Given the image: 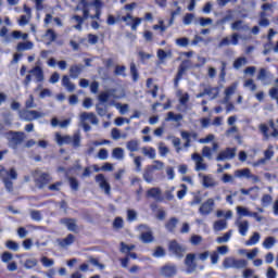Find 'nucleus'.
Returning <instances> with one entry per match:
<instances>
[{"label": "nucleus", "instance_id": "nucleus-62", "mask_svg": "<svg viewBox=\"0 0 278 278\" xmlns=\"http://www.w3.org/2000/svg\"><path fill=\"white\" fill-rule=\"evenodd\" d=\"M199 23L201 27H207V25H212L214 21L210 17H200Z\"/></svg>", "mask_w": 278, "mask_h": 278}, {"label": "nucleus", "instance_id": "nucleus-35", "mask_svg": "<svg viewBox=\"0 0 278 278\" xmlns=\"http://www.w3.org/2000/svg\"><path fill=\"white\" fill-rule=\"evenodd\" d=\"M214 231H225L227 229V220L225 219H219L216 220L213 225Z\"/></svg>", "mask_w": 278, "mask_h": 278}, {"label": "nucleus", "instance_id": "nucleus-22", "mask_svg": "<svg viewBox=\"0 0 278 278\" xmlns=\"http://www.w3.org/2000/svg\"><path fill=\"white\" fill-rule=\"evenodd\" d=\"M56 242L59 245H61L62 249H66V247H71V244L75 242V236L70 233L64 239H58Z\"/></svg>", "mask_w": 278, "mask_h": 278}, {"label": "nucleus", "instance_id": "nucleus-8", "mask_svg": "<svg viewBox=\"0 0 278 278\" xmlns=\"http://www.w3.org/2000/svg\"><path fill=\"white\" fill-rule=\"evenodd\" d=\"M214 205H216L214 199H207L204 203L200 205L199 214H201V216H210V214L214 212Z\"/></svg>", "mask_w": 278, "mask_h": 278}, {"label": "nucleus", "instance_id": "nucleus-14", "mask_svg": "<svg viewBox=\"0 0 278 278\" xmlns=\"http://www.w3.org/2000/svg\"><path fill=\"white\" fill-rule=\"evenodd\" d=\"M160 275L162 277H175V275H177V265H164L163 267H161Z\"/></svg>", "mask_w": 278, "mask_h": 278}, {"label": "nucleus", "instance_id": "nucleus-63", "mask_svg": "<svg viewBox=\"0 0 278 278\" xmlns=\"http://www.w3.org/2000/svg\"><path fill=\"white\" fill-rule=\"evenodd\" d=\"M98 157L102 161H105L108 157H110V152L106 149H100L98 152Z\"/></svg>", "mask_w": 278, "mask_h": 278}, {"label": "nucleus", "instance_id": "nucleus-53", "mask_svg": "<svg viewBox=\"0 0 278 278\" xmlns=\"http://www.w3.org/2000/svg\"><path fill=\"white\" fill-rule=\"evenodd\" d=\"M260 232H254L253 236L250 238L249 241H247V244L249 247H253L254 244H257V242H260Z\"/></svg>", "mask_w": 278, "mask_h": 278}, {"label": "nucleus", "instance_id": "nucleus-36", "mask_svg": "<svg viewBox=\"0 0 278 278\" xmlns=\"http://www.w3.org/2000/svg\"><path fill=\"white\" fill-rule=\"evenodd\" d=\"M250 175H251V169L249 168L237 169L235 172V177H238L239 179H242V177H244V179H249Z\"/></svg>", "mask_w": 278, "mask_h": 278}, {"label": "nucleus", "instance_id": "nucleus-1", "mask_svg": "<svg viewBox=\"0 0 278 278\" xmlns=\"http://www.w3.org/2000/svg\"><path fill=\"white\" fill-rule=\"evenodd\" d=\"M0 179L4 184V188L8 190V192H13L14 182H12V179H18V173L14 167L8 170L5 167L0 165Z\"/></svg>", "mask_w": 278, "mask_h": 278}, {"label": "nucleus", "instance_id": "nucleus-10", "mask_svg": "<svg viewBox=\"0 0 278 278\" xmlns=\"http://www.w3.org/2000/svg\"><path fill=\"white\" fill-rule=\"evenodd\" d=\"M237 151L238 150L236 148H227L226 150L219 152V154L216 157V161L226 162L227 160H233V157H236Z\"/></svg>", "mask_w": 278, "mask_h": 278}, {"label": "nucleus", "instance_id": "nucleus-48", "mask_svg": "<svg viewBox=\"0 0 278 278\" xmlns=\"http://www.w3.org/2000/svg\"><path fill=\"white\" fill-rule=\"evenodd\" d=\"M37 89L41 90L39 93L40 99H47V97H52V94H53L51 89H42V86H39Z\"/></svg>", "mask_w": 278, "mask_h": 278}, {"label": "nucleus", "instance_id": "nucleus-46", "mask_svg": "<svg viewBox=\"0 0 278 278\" xmlns=\"http://www.w3.org/2000/svg\"><path fill=\"white\" fill-rule=\"evenodd\" d=\"M204 94L212 97V99H216V97H218V89L212 88V87H206L204 89Z\"/></svg>", "mask_w": 278, "mask_h": 278}, {"label": "nucleus", "instance_id": "nucleus-39", "mask_svg": "<svg viewBox=\"0 0 278 278\" xmlns=\"http://www.w3.org/2000/svg\"><path fill=\"white\" fill-rule=\"evenodd\" d=\"M179 223V219L172 217L165 225L167 231H175V228L177 227V224Z\"/></svg>", "mask_w": 278, "mask_h": 278}, {"label": "nucleus", "instance_id": "nucleus-38", "mask_svg": "<svg viewBox=\"0 0 278 278\" xmlns=\"http://www.w3.org/2000/svg\"><path fill=\"white\" fill-rule=\"evenodd\" d=\"M164 162L154 160L152 165L148 166L152 172L154 170H164Z\"/></svg>", "mask_w": 278, "mask_h": 278}, {"label": "nucleus", "instance_id": "nucleus-2", "mask_svg": "<svg viewBox=\"0 0 278 278\" xmlns=\"http://www.w3.org/2000/svg\"><path fill=\"white\" fill-rule=\"evenodd\" d=\"M88 8H90V3H88V1L86 0H81L77 5V10L83 11V17L79 15H74L72 17L73 21L77 23V25H75L74 27L75 29H78V31H81V25L84 24V21H86L90 16V11L88 10Z\"/></svg>", "mask_w": 278, "mask_h": 278}, {"label": "nucleus", "instance_id": "nucleus-33", "mask_svg": "<svg viewBox=\"0 0 278 278\" xmlns=\"http://www.w3.org/2000/svg\"><path fill=\"white\" fill-rule=\"evenodd\" d=\"M176 97H178L180 105H187L188 101H190V94L188 92L182 93L181 90L176 92Z\"/></svg>", "mask_w": 278, "mask_h": 278}, {"label": "nucleus", "instance_id": "nucleus-56", "mask_svg": "<svg viewBox=\"0 0 278 278\" xmlns=\"http://www.w3.org/2000/svg\"><path fill=\"white\" fill-rule=\"evenodd\" d=\"M236 258L235 257H226L223 262L224 268H233Z\"/></svg>", "mask_w": 278, "mask_h": 278}, {"label": "nucleus", "instance_id": "nucleus-61", "mask_svg": "<svg viewBox=\"0 0 278 278\" xmlns=\"http://www.w3.org/2000/svg\"><path fill=\"white\" fill-rule=\"evenodd\" d=\"M202 157H206V160H212V149L207 146L202 149Z\"/></svg>", "mask_w": 278, "mask_h": 278}, {"label": "nucleus", "instance_id": "nucleus-57", "mask_svg": "<svg viewBox=\"0 0 278 278\" xmlns=\"http://www.w3.org/2000/svg\"><path fill=\"white\" fill-rule=\"evenodd\" d=\"M244 88H249L252 92H255L257 90V85L253 81V79H248L244 81Z\"/></svg>", "mask_w": 278, "mask_h": 278}, {"label": "nucleus", "instance_id": "nucleus-17", "mask_svg": "<svg viewBox=\"0 0 278 278\" xmlns=\"http://www.w3.org/2000/svg\"><path fill=\"white\" fill-rule=\"evenodd\" d=\"M139 229L143 232H141V240L146 243L149 244V242H153V232L151 231L150 228H148L144 225L139 226Z\"/></svg>", "mask_w": 278, "mask_h": 278}, {"label": "nucleus", "instance_id": "nucleus-51", "mask_svg": "<svg viewBox=\"0 0 278 278\" xmlns=\"http://www.w3.org/2000/svg\"><path fill=\"white\" fill-rule=\"evenodd\" d=\"M130 75L132 77V81H138L139 79V74H138V68H136V63H130Z\"/></svg>", "mask_w": 278, "mask_h": 278}, {"label": "nucleus", "instance_id": "nucleus-32", "mask_svg": "<svg viewBox=\"0 0 278 278\" xmlns=\"http://www.w3.org/2000/svg\"><path fill=\"white\" fill-rule=\"evenodd\" d=\"M248 60L245 56H239L238 59L235 60L232 66L236 71H240L242 66H247Z\"/></svg>", "mask_w": 278, "mask_h": 278}, {"label": "nucleus", "instance_id": "nucleus-24", "mask_svg": "<svg viewBox=\"0 0 278 278\" xmlns=\"http://www.w3.org/2000/svg\"><path fill=\"white\" fill-rule=\"evenodd\" d=\"M141 153L144 155V157H149V160H155L157 157V152H155V149L150 147H143L141 148Z\"/></svg>", "mask_w": 278, "mask_h": 278}, {"label": "nucleus", "instance_id": "nucleus-16", "mask_svg": "<svg viewBox=\"0 0 278 278\" xmlns=\"http://www.w3.org/2000/svg\"><path fill=\"white\" fill-rule=\"evenodd\" d=\"M51 175L49 173H39L38 177L36 178V186L39 189L45 188L48 184H51Z\"/></svg>", "mask_w": 278, "mask_h": 278}, {"label": "nucleus", "instance_id": "nucleus-20", "mask_svg": "<svg viewBox=\"0 0 278 278\" xmlns=\"http://www.w3.org/2000/svg\"><path fill=\"white\" fill-rule=\"evenodd\" d=\"M89 121L91 125H99V117L94 113L83 112L80 114V123Z\"/></svg>", "mask_w": 278, "mask_h": 278}, {"label": "nucleus", "instance_id": "nucleus-23", "mask_svg": "<svg viewBox=\"0 0 278 278\" xmlns=\"http://www.w3.org/2000/svg\"><path fill=\"white\" fill-rule=\"evenodd\" d=\"M237 89H238V83H233L231 86L225 89L224 103H227L228 101L231 100V96L236 93Z\"/></svg>", "mask_w": 278, "mask_h": 278}, {"label": "nucleus", "instance_id": "nucleus-60", "mask_svg": "<svg viewBox=\"0 0 278 278\" xmlns=\"http://www.w3.org/2000/svg\"><path fill=\"white\" fill-rule=\"evenodd\" d=\"M37 105L34 102V96L30 94L29 98L25 102L26 110H34Z\"/></svg>", "mask_w": 278, "mask_h": 278}, {"label": "nucleus", "instance_id": "nucleus-42", "mask_svg": "<svg viewBox=\"0 0 278 278\" xmlns=\"http://www.w3.org/2000/svg\"><path fill=\"white\" fill-rule=\"evenodd\" d=\"M166 121H174V123H179V121H184V115L168 112Z\"/></svg>", "mask_w": 278, "mask_h": 278}, {"label": "nucleus", "instance_id": "nucleus-45", "mask_svg": "<svg viewBox=\"0 0 278 278\" xmlns=\"http://www.w3.org/2000/svg\"><path fill=\"white\" fill-rule=\"evenodd\" d=\"M261 203H262L263 207H268L270 205V203H273V195L263 194V197L261 199Z\"/></svg>", "mask_w": 278, "mask_h": 278}, {"label": "nucleus", "instance_id": "nucleus-34", "mask_svg": "<svg viewBox=\"0 0 278 278\" xmlns=\"http://www.w3.org/2000/svg\"><path fill=\"white\" fill-rule=\"evenodd\" d=\"M237 227L239 228V233L241 236H247V232L249 231V222H237Z\"/></svg>", "mask_w": 278, "mask_h": 278}, {"label": "nucleus", "instance_id": "nucleus-54", "mask_svg": "<svg viewBox=\"0 0 278 278\" xmlns=\"http://www.w3.org/2000/svg\"><path fill=\"white\" fill-rule=\"evenodd\" d=\"M96 112L98 116H108V105L101 106V104H97Z\"/></svg>", "mask_w": 278, "mask_h": 278}, {"label": "nucleus", "instance_id": "nucleus-50", "mask_svg": "<svg viewBox=\"0 0 278 278\" xmlns=\"http://www.w3.org/2000/svg\"><path fill=\"white\" fill-rule=\"evenodd\" d=\"M237 214L240 217H243V216H251L252 212L249 211V208H247L244 206H237Z\"/></svg>", "mask_w": 278, "mask_h": 278}, {"label": "nucleus", "instance_id": "nucleus-11", "mask_svg": "<svg viewBox=\"0 0 278 278\" xmlns=\"http://www.w3.org/2000/svg\"><path fill=\"white\" fill-rule=\"evenodd\" d=\"M198 177L202 179L203 188H216L218 186V181L214 179L212 175H205L203 173L198 174Z\"/></svg>", "mask_w": 278, "mask_h": 278}, {"label": "nucleus", "instance_id": "nucleus-12", "mask_svg": "<svg viewBox=\"0 0 278 278\" xmlns=\"http://www.w3.org/2000/svg\"><path fill=\"white\" fill-rule=\"evenodd\" d=\"M169 251L173 253V255H176V257H184V253H186V247L174 240L169 242Z\"/></svg>", "mask_w": 278, "mask_h": 278}, {"label": "nucleus", "instance_id": "nucleus-4", "mask_svg": "<svg viewBox=\"0 0 278 278\" xmlns=\"http://www.w3.org/2000/svg\"><path fill=\"white\" fill-rule=\"evenodd\" d=\"M40 64V61H37L35 67L28 72L29 74L24 79L25 86H29V84H31V76L35 77L37 83L45 81V71Z\"/></svg>", "mask_w": 278, "mask_h": 278}, {"label": "nucleus", "instance_id": "nucleus-58", "mask_svg": "<svg viewBox=\"0 0 278 278\" xmlns=\"http://www.w3.org/2000/svg\"><path fill=\"white\" fill-rule=\"evenodd\" d=\"M177 47H188L190 45V39L187 37L176 39Z\"/></svg>", "mask_w": 278, "mask_h": 278}, {"label": "nucleus", "instance_id": "nucleus-49", "mask_svg": "<svg viewBox=\"0 0 278 278\" xmlns=\"http://www.w3.org/2000/svg\"><path fill=\"white\" fill-rule=\"evenodd\" d=\"M63 182L62 181H56L52 185L48 186V190L51 192H60L62 190Z\"/></svg>", "mask_w": 278, "mask_h": 278}, {"label": "nucleus", "instance_id": "nucleus-27", "mask_svg": "<svg viewBox=\"0 0 278 278\" xmlns=\"http://www.w3.org/2000/svg\"><path fill=\"white\" fill-rule=\"evenodd\" d=\"M112 157L113 160L123 162V160H125V150H123V148H114L112 151Z\"/></svg>", "mask_w": 278, "mask_h": 278}, {"label": "nucleus", "instance_id": "nucleus-64", "mask_svg": "<svg viewBox=\"0 0 278 278\" xmlns=\"http://www.w3.org/2000/svg\"><path fill=\"white\" fill-rule=\"evenodd\" d=\"M5 247L7 249H10V251H18V243H16L15 241H7Z\"/></svg>", "mask_w": 278, "mask_h": 278}, {"label": "nucleus", "instance_id": "nucleus-13", "mask_svg": "<svg viewBox=\"0 0 278 278\" xmlns=\"http://www.w3.org/2000/svg\"><path fill=\"white\" fill-rule=\"evenodd\" d=\"M185 266H187L188 273H194L197 270V254H187L185 258Z\"/></svg>", "mask_w": 278, "mask_h": 278}, {"label": "nucleus", "instance_id": "nucleus-44", "mask_svg": "<svg viewBox=\"0 0 278 278\" xmlns=\"http://www.w3.org/2000/svg\"><path fill=\"white\" fill-rule=\"evenodd\" d=\"M169 152L170 150L168 149V147H166V144H164V142L159 143V153L161 157H166V155H168Z\"/></svg>", "mask_w": 278, "mask_h": 278}, {"label": "nucleus", "instance_id": "nucleus-29", "mask_svg": "<svg viewBox=\"0 0 278 278\" xmlns=\"http://www.w3.org/2000/svg\"><path fill=\"white\" fill-rule=\"evenodd\" d=\"M231 236H233V230H228L222 237L216 238L217 244H227L231 240Z\"/></svg>", "mask_w": 278, "mask_h": 278}, {"label": "nucleus", "instance_id": "nucleus-59", "mask_svg": "<svg viewBox=\"0 0 278 278\" xmlns=\"http://www.w3.org/2000/svg\"><path fill=\"white\" fill-rule=\"evenodd\" d=\"M223 184H233L236 181V177L230 174H224L222 177Z\"/></svg>", "mask_w": 278, "mask_h": 278}, {"label": "nucleus", "instance_id": "nucleus-9", "mask_svg": "<svg viewBox=\"0 0 278 278\" xmlns=\"http://www.w3.org/2000/svg\"><path fill=\"white\" fill-rule=\"evenodd\" d=\"M191 160L194 161V164H195L194 170H197V173L207 170V163H205V159H203V156H201V154L193 153L191 155Z\"/></svg>", "mask_w": 278, "mask_h": 278}, {"label": "nucleus", "instance_id": "nucleus-15", "mask_svg": "<svg viewBox=\"0 0 278 278\" xmlns=\"http://www.w3.org/2000/svg\"><path fill=\"white\" fill-rule=\"evenodd\" d=\"M96 181L101 188V190L104 191V193L110 194L112 188L110 187V182H108V179H105V175L99 174L96 176Z\"/></svg>", "mask_w": 278, "mask_h": 278}, {"label": "nucleus", "instance_id": "nucleus-19", "mask_svg": "<svg viewBox=\"0 0 278 278\" xmlns=\"http://www.w3.org/2000/svg\"><path fill=\"white\" fill-rule=\"evenodd\" d=\"M62 225L67 227L68 231H73V233H77L79 231V226H77V219L65 218L61 219Z\"/></svg>", "mask_w": 278, "mask_h": 278}, {"label": "nucleus", "instance_id": "nucleus-21", "mask_svg": "<svg viewBox=\"0 0 278 278\" xmlns=\"http://www.w3.org/2000/svg\"><path fill=\"white\" fill-rule=\"evenodd\" d=\"M148 199H154V201L162 202L164 198H162V189L160 188H151L147 191Z\"/></svg>", "mask_w": 278, "mask_h": 278}, {"label": "nucleus", "instance_id": "nucleus-43", "mask_svg": "<svg viewBox=\"0 0 278 278\" xmlns=\"http://www.w3.org/2000/svg\"><path fill=\"white\" fill-rule=\"evenodd\" d=\"M36 266H38V260L36 258H28L25 261L24 263V267L29 270L31 268H36Z\"/></svg>", "mask_w": 278, "mask_h": 278}, {"label": "nucleus", "instance_id": "nucleus-55", "mask_svg": "<svg viewBox=\"0 0 278 278\" xmlns=\"http://www.w3.org/2000/svg\"><path fill=\"white\" fill-rule=\"evenodd\" d=\"M12 260H14V255L10 252H4L1 255V262H3V264H10V262H12Z\"/></svg>", "mask_w": 278, "mask_h": 278}, {"label": "nucleus", "instance_id": "nucleus-40", "mask_svg": "<svg viewBox=\"0 0 278 278\" xmlns=\"http://www.w3.org/2000/svg\"><path fill=\"white\" fill-rule=\"evenodd\" d=\"M143 179L147 181V184H152L153 181V172L149 166L143 172Z\"/></svg>", "mask_w": 278, "mask_h": 278}, {"label": "nucleus", "instance_id": "nucleus-25", "mask_svg": "<svg viewBox=\"0 0 278 278\" xmlns=\"http://www.w3.org/2000/svg\"><path fill=\"white\" fill-rule=\"evenodd\" d=\"M126 149L127 151H130V153H136V151H139L140 149V140L132 139L126 142Z\"/></svg>", "mask_w": 278, "mask_h": 278}, {"label": "nucleus", "instance_id": "nucleus-6", "mask_svg": "<svg viewBox=\"0 0 278 278\" xmlns=\"http://www.w3.org/2000/svg\"><path fill=\"white\" fill-rule=\"evenodd\" d=\"M18 116L21 121H25L26 123H31V121H38V118H45L46 114L36 110H20Z\"/></svg>", "mask_w": 278, "mask_h": 278}, {"label": "nucleus", "instance_id": "nucleus-7", "mask_svg": "<svg viewBox=\"0 0 278 278\" xmlns=\"http://www.w3.org/2000/svg\"><path fill=\"white\" fill-rule=\"evenodd\" d=\"M25 138H27V136H25V132L23 131H10L7 134V139L9 140V147H11V149H17L18 144H23Z\"/></svg>", "mask_w": 278, "mask_h": 278}, {"label": "nucleus", "instance_id": "nucleus-26", "mask_svg": "<svg viewBox=\"0 0 278 278\" xmlns=\"http://www.w3.org/2000/svg\"><path fill=\"white\" fill-rule=\"evenodd\" d=\"M81 71H84V65H72L70 68V77L77 79V77L81 75Z\"/></svg>", "mask_w": 278, "mask_h": 278}, {"label": "nucleus", "instance_id": "nucleus-52", "mask_svg": "<svg viewBox=\"0 0 278 278\" xmlns=\"http://www.w3.org/2000/svg\"><path fill=\"white\" fill-rule=\"evenodd\" d=\"M42 266H45L46 268H51V266H53V264H55V261H53V258H49L47 256H42L40 260Z\"/></svg>", "mask_w": 278, "mask_h": 278}, {"label": "nucleus", "instance_id": "nucleus-41", "mask_svg": "<svg viewBox=\"0 0 278 278\" xmlns=\"http://www.w3.org/2000/svg\"><path fill=\"white\" fill-rule=\"evenodd\" d=\"M247 266H249V262L247 260L235 258V266H233V268H236L237 270H240L242 268H247Z\"/></svg>", "mask_w": 278, "mask_h": 278}, {"label": "nucleus", "instance_id": "nucleus-18", "mask_svg": "<svg viewBox=\"0 0 278 278\" xmlns=\"http://www.w3.org/2000/svg\"><path fill=\"white\" fill-rule=\"evenodd\" d=\"M260 131L263 135L264 140H269L271 138H278V129L274 128L271 134H268V126L266 124L260 125Z\"/></svg>", "mask_w": 278, "mask_h": 278}, {"label": "nucleus", "instance_id": "nucleus-30", "mask_svg": "<svg viewBox=\"0 0 278 278\" xmlns=\"http://www.w3.org/2000/svg\"><path fill=\"white\" fill-rule=\"evenodd\" d=\"M16 49L20 52L31 51V49H34V42L31 41L18 42Z\"/></svg>", "mask_w": 278, "mask_h": 278}, {"label": "nucleus", "instance_id": "nucleus-5", "mask_svg": "<svg viewBox=\"0 0 278 278\" xmlns=\"http://www.w3.org/2000/svg\"><path fill=\"white\" fill-rule=\"evenodd\" d=\"M125 91L118 89H106L98 96L100 103H108L110 99H123Z\"/></svg>", "mask_w": 278, "mask_h": 278}, {"label": "nucleus", "instance_id": "nucleus-31", "mask_svg": "<svg viewBox=\"0 0 278 278\" xmlns=\"http://www.w3.org/2000/svg\"><path fill=\"white\" fill-rule=\"evenodd\" d=\"M62 86L66 88L67 92H75V84L71 81V78H68V76H63Z\"/></svg>", "mask_w": 278, "mask_h": 278}, {"label": "nucleus", "instance_id": "nucleus-3", "mask_svg": "<svg viewBox=\"0 0 278 278\" xmlns=\"http://www.w3.org/2000/svg\"><path fill=\"white\" fill-rule=\"evenodd\" d=\"M56 143L62 147L63 144H72V147H80L81 146V135L79 132H75L73 137L71 136H62L60 132L55 134Z\"/></svg>", "mask_w": 278, "mask_h": 278}, {"label": "nucleus", "instance_id": "nucleus-28", "mask_svg": "<svg viewBox=\"0 0 278 278\" xmlns=\"http://www.w3.org/2000/svg\"><path fill=\"white\" fill-rule=\"evenodd\" d=\"M232 31H247L249 27L244 24V21L238 20L235 23L231 24Z\"/></svg>", "mask_w": 278, "mask_h": 278}, {"label": "nucleus", "instance_id": "nucleus-47", "mask_svg": "<svg viewBox=\"0 0 278 278\" xmlns=\"http://www.w3.org/2000/svg\"><path fill=\"white\" fill-rule=\"evenodd\" d=\"M268 77H270V72H267L266 68H261L260 73L257 75V79L260 81H266V79H268Z\"/></svg>", "mask_w": 278, "mask_h": 278}, {"label": "nucleus", "instance_id": "nucleus-37", "mask_svg": "<svg viewBox=\"0 0 278 278\" xmlns=\"http://www.w3.org/2000/svg\"><path fill=\"white\" fill-rule=\"evenodd\" d=\"M276 243L277 240L275 239V237H267L263 242V247L264 249L270 250L273 249V247H275Z\"/></svg>", "mask_w": 278, "mask_h": 278}]
</instances>
